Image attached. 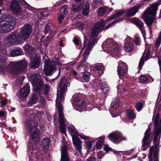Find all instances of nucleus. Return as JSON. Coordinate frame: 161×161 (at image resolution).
Listing matches in <instances>:
<instances>
[{"instance_id": "obj_58", "label": "nucleus", "mask_w": 161, "mask_h": 161, "mask_svg": "<svg viewBox=\"0 0 161 161\" xmlns=\"http://www.w3.org/2000/svg\"><path fill=\"white\" fill-rule=\"evenodd\" d=\"M79 41L78 39L76 38H75L74 40V43L77 45H78L79 44Z\"/></svg>"}, {"instance_id": "obj_35", "label": "nucleus", "mask_w": 161, "mask_h": 161, "mask_svg": "<svg viewBox=\"0 0 161 161\" xmlns=\"http://www.w3.org/2000/svg\"><path fill=\"white\" fill-rule=\"evenodd\" d=\"M124 11L123 10H121L118 11L114 15L111 16L110 18L107 19V20H110L114 19L118 17H120L123 14H124Z\"/></svg>"}, {"instance_id": "obj_62", "label": "nucleus", "mask_w": 161, "mask_h": 161, "mask_svg": "<svg viewBox=\"0 0 161 161\" xmlns=\"http://www.w3.org/2000/svg\"><path fill=\"white\" fill-rule=\"evenodd\" d=\"M72 73L74 75H76L77 74V72L75 70H74L72 72Z\"/></svg>"}, {"instance_id": "obj_4", "label": "nucleus", "mask_w": 161, "mask_h": 161, "mask_svg": "<svg viewBox=\"0 0 161 161\" xmlns=\"http://www.w3.org/2000/svg\"><path fill=\"white\" fill-rule=\"evenodd\" d=\"M160 4L159 1L151 4L150 7L144 12L142 14L143 18L147 25H151L155 20V17L158 7Z\"/></svg>"}, {"instance_id": "obj_33", "label": "nucleus", "mask_w": 161, "mask_h": 161, "mask_svg": "<svg viewBox=\"0 0 161 161\" xmlns=\"http://www.w3.org/2000/svg\"><path fill=\"white\" fill-rule=\"evenodd\" d=\"M120 102L119 99L117 98L116 99H114V100L113 101L111 104V106L112 108L113 109H115L118 108L119 106V103Z\"/></svg>"}, {"instance_id": "obj_48", "label": "nucleus", "mask_w": 161, "mask_h": 161, "mask_svg": "<svg viewBox=\"0 0 161 161\" xmlns=\"http://www.w3.org/2000/svg\"><path fill=\"white\" fill-rule=\"evenodd\" d=\"M24 7L25 8H27L28 9L31 11H33L34 9V8L26 3H25L24 4Z\"/></svg>"}, {"instance_id": "obj_19", "label": "nucleus", "mask_w": 161, "mask_h": 161, "mask_svg": "<svg viewBox=\"0 0 161 161\" xmlns=\"http://www.w3.org/2000/svg\"><path fill=\"white\" fill-rule=\"evenodd\" d=\"M150 47L151 45H148L146 47L139 63L140 68L144 64L145 59H147L149 57L150 53Z\"/></svg>"}, {"instance_id": "obj_6", "label": "nucleus", "mask_w": 161, "mask_h": 161, "mask_svg": "<svg viewBox=\"0 0 161 161\" xmlns=\"http://www.w3.org/2000/svg\"><path fill=\"white\" fill-rule=\"evenodd\" d=\"M16 24V19L10 15H3L0 19V25L5 30L4 32H8L13 30Z\"/></svg>"}, {"instance_id": "obj_38", "label": "nucleus", "mask_w": 161, "mask_h": 161, "mask_svg": "<svg viewBox=\"0 0 161 161\" xmlns=\"http://www.w3.org/2000/svg\"><path fill=\"white\" fill-rule=\"evenodd\" d=\"M101 88V90L104 93H108L109 91L108 85L105 83H102Z\"/></svg>"}, {"instance_id": "obj_49", "label": "nucleus", "mask_w": 161, "mask_h": 161, "mask_svg": "<svg viewBox=\"0 0 161 161\" xmlns=\"http://www.w3.org/2000/svg\"><path fill=\"white\" fill-rule=\"evenodd\" d=\"M134 42L136 45H138L140 42V38L137 36H136L134 37Z\"/></svg>"}, {"instance_id": "obj_60", "label": "nucleus", "mask_w": 161, "mask_h": 161, "mask_svg": "<svg viewBox=\"0 0 161 161\" xmlns=\"http://www.w3.org/2000/svg\"><path fill=\"white\" fill-rule=\"evenodd\" d=\"M5 115V113L3 111H1L0 112V117H3Z\"/></svg>"}, {"instance_id": "obj_11", "label": "nucleus", "mask_w": 161, "mask_h": 161, "mask_svg": "<svg viewBox=\"0 0 161 161\" xmlns=\"http://www.w3.org/2000/svg\"><path fill=\"white\" fill-rule=\"evenodd\" d=\"M102 47L103 48H106L108 51L113 52L115 54L118 52L120 47L111 38L108 39L103 42Z\"/></svg>"}, {"instance_id": "obj_22", "label": "nucleus", "mask_w": 161, "mask_h": 161, "mask_svg": "<svg viewBox=\"0 0 161 161\" xmlns=\"http://www.w3.org/2000/svg\"><path fill=\"white\" fill-rule=\"evenodd\" d=\"M30 91V87L28 85L24 86L19 90L18 94L19 98H23L27 96Z\"/></svg>"}, {"instance_id": "obj_56", "label": "nucleus", "mask_w": 161, "mask_h": 161, "mask_svg": "<svg viewBox=\"0 0 161 161\" xmlns=\"http://www.w3.org/2000/svg\"><path fill=\"white\" fill-rule=\"evenodd\" d=\"M104 149L107 152L111 150V148L109 147L106 145H105L104 146Z\"/></svg>"}, {"instance_id": "obj_55", "label": "nucleus", "mask_w": 161, "mask_h": 161, "mask_svg": "<svg viewBox=\"0 0 161 161\" xmlns=\"http://www.w3.org/2000/svg\"><path fill=\"white\" fill-rule=\"evenodd\" d=\"M80 138L84 140H88L89 139V137L88 136H86L85 135H82L80 136Z\"/></svg>"}, {"instance_id": "obj_39", "label": "nucleus", "mask_w": 161, "mask_h": 161, "mask_svg": "<svg viewBox=\"0 0 161 161\" xmlns=\"http://www.w3.org/2000/svg\"><path fill=\"white\" fill-rule=\"evenodd\" d=\"M126 114L127 117L131 119H134L135 117L134 113L130 109H128L126 111Z\"/></svg>"}, {"instance_id": "obj_14", "label": "nucleus", "mask_w": 161, "mask_h": 161, "mask_svg": "<svg viewBox=\"0 0 161 161\" xmlns=\"http://www.w3.org/2000/svg\"><path fill=\"white\" fill-rule=\"evenodd\" d=\"M32 27L29 24H25L22 27L20 30L19 35L23 40L28 39L31 34Z\"/></svg>"}, {"instance_id": "obj_13", "label": "nucleus", "mask_w": 161, "mask_h": 161, "mask_svg": "<svg viewBox=\"0 0 161 161\" xmlns=\"http://www.w3.org/2000/svg\"><path fill=\"white\" fill-rule=\"evenodd\" d=\"M31 78L34 87V90L35 92H37L40 89L42 84L41 76L39 74L36 73L31 75Z\"/></svg>"}, {"instance_id": "obj_61", "label": "nucleus", "mask_w": 161, "mask_h": 161, "mask_svg": "<svg viewBox=\"0 0 161 161\" xmlns=\"http://www.w3.org/2000/svg\"><path fill=\"white\" fill-rule=\"evenodd\" d=\"M158 63L159 64V66L160 67V72H161V60L159 59L158 60Z\"/></svg>"}, {"instance_id": "obj_8", "label": "nucleus", "mask_w": 161, "mask_h": 161, "mask_svg": "<svg viewBox=\"0 0 161 161\" xmlns=\"http://www.w3.org/2000/svg\"><path fill=\"white\" fill-rule=\"evenodd\" d=\"M122 20L121 18H119L118 20H115L114 21L108 25L104 27V25L108 23H106L109 20H107V19L104 22L103 20L97 22L94 25L92 31V37L96 36L99 32L103 30H107L111 27L114 25L116 23Z\"/></svg>"}, {"instance_id": "obj_46", "label": "nucleus", "mask_w": 161, "mask_h": 161, "mask_svg": "<svg viewBox=\"0 0 161 161\" xmlns=\"http://www.w3.org/2000/svg\"><path fill=\"white\" fill-rule=\"evenodd\" d=\"M104 69V67L102 64L95 66L94 68V70L96 71L103 70Z\"/></svg>"}, {"instance_id": "obj_59", "label": "nucleus", "mask_w": 161, "mask_h": 161, "mask_svg": "<svg viewBox=\"0 0 161 161\" xmlns=\"http://www.w3.org/2000/svg\"><path fill=\"white\" fill-rule=\"evenodd\" d=\"M39 97H40V99L41 100V102H44L45 100V99L44 97L41 96L39 95Z\"/></svg>"}, {"instance_id": "obj_31", "label": "nucleus", "mask_w": 161, "mask_h": 161, "mask_svg": "<svg viewBox=\"0 0 161 161\" xmlns=\"http://www.w3.org/2000/svg\"><path fill=\"white\" fill-rule=\"evenodd\" d=\"M48 13L47 12V9H42L38 14V16L39 18L43 19L45 17L48 15Z\"/></svg>"}, {"instance_id": "obj_50", "label": "nucleus", "mask_w": 161, "mask_h": 161, "mask_svg": "<svg viewBox=\"0 0 161 161\" xmlns=\"http://www.w3.org/2000/svg\"><path fill=\"white\" fill-rule=\"evenodd\" d=\"M76 26L79 29L82 30L84 25L80 22H78L76 24Z\"/></svg>"}, {"instance_id": "obj_10", "label": "nucleus", "mask_w": 161, "mask_h": 161, "mask_svg": "<svg viewBox=\"0 0 161 161\" xmlns=\"http://www.w3.org/2000/svg\"><path fill=\"white\" fill-rule=\"evenodd\" d=\"M55 62V65H53V63L50 62L49 60L46 59L44 62V71L46 75H51L52 72L56 70L55 65L62 66L63 65L62 62L59 60V58L56 57L53 59Z\"/></svg>"}, {"instance_id": "obj_53", "label": "nucleus", "mask_w": 161, "mask_h": 161, "mask_svg": "<svg viewBox=\"0 0 161 161\" xmlns=\"http://www.w3.org/2000/svg\"><path fill=\"white\" fill-rule=\"evenodd\" d=\"M50 30V26L47 25L45 26L44 32L45 33H48Z\"/></svg>"}, {"instance_id": "obj_9", "label": "nucleus", "mask_w": 161, "mask_h": 161, "mask_svg": "<svg viewBox=\"0 0 161 161\" xmlns=\"http://www.w3.org/2000/svg\"><path fill=\"white\" fill-rule=\"evenodd\" d=\"M24 49L26 53H27L30 57L31 68L32 69L38 68L39 66V58L35 53V49L28 44L25 45Z\"/></svg>"}, {"instance_id": "obj_57", "label": "nucleus", "mask_w": 161, "mask_h": 161, "mask_svg": "<svg viewBox=\"0 0 161 161\" xmlns=\"http://www.w3.org/2000/svg\"><path fill=\"white\" fill-rule=\"evenodd\" d=\"M6 103V101L5 100H3L1 102V106L2 107L4 106Z\"/></svg>"}, {"instance_id": "obj_63", "label": "nucleus", "mask_w": 161, "mask_h": 161, "mask_svg": "<svg viewBox=\"0 0 161 161\" xmlns=\"http://www.w3.org/2000/svg\"><path fill=\"white\" fill-rule=\"evenodd\" d=\"M102 153L101 152H99V153H98V154L97 155V157H98V158H99V159H101V157H100V155Z\"/></svg>"}, {"instance_id": "obj_64", "label": "nucleus", "mask_w": 161, "mask_h": 161, "mask_svg": "<svg viewBox=\"0 0 161 161\" xmlns=\"http://www.w3.org/2000/svg\"><path fill=\"white\" fill-rule=\"evenodd\" d=\"M63 43L62 41H60V45L61 46H63Z\"/></svg>"}, {"instance_id": "obj_41", "label": "nucleus", "mask_w": 161, "mask_h": 161, "mask_svg": "<svg viewBox=\"0 0 161 161\" xmlns=\"http://www.w3.org/2000/svg\"><path fill=\"white\" fill-rule=\"evenodd\" d=\"M106 9L104 8H100L98 10V14L100 16H102L106 12Z\"/></svg>"}, {"instance_id": "obj_3", "label": "nucleus", "mask_w": 161, "mask_h": 161, "mask_svg": "<svg viewBox=\"0 0 161 161\" xmlns=\"http://www.w3.org/2000/svg\"><path fill=\"white\" fill-rule=\"evenodd\" d=\"M32 113H31L30 116V120L26 121L25 126L29 129L30 133V136L32 140L35 144H37L39 141V130L37 128L38 122L36 121V115Z\"/></svg>"}, {"instance_id": "obj_37", "label": "nucleus", "mask_w": 161, "mask_h": 161, "mask_svg": "<svg viewBox=\"0 0 161 161\" xmlns=\"http://www.w3.org/2000/svg\"><path fill=\"white\" fill-rule=\"evenodd\" d=\"M50 140L48 138H45L42 141V146L44 147H48L50 144Z\"/></svg>"}, {"instance_id": "obj_25", "label": "nucleus", "mask_w": 161, "mask_h": 161, "mask_svg": "<svg viewBox=\"0 0 161 161\" xmlns=\"http://www.w3.org/2000/svg\"><path fill=\"white\" fill-rule=\"evenodd\" d=\"M139 8V6L138 5L130 8L127 11L126 15L129 17H131L134 15L138 11Z\"/></svg>"}, {"instance_id": "obj_27", "label": "nucleus", "mask_w": 161, "mask_h": 161, "mask_svg": "<svg viewBox=\"0 0 161 161\" xmlns=\"http://www.w3.org/2000/svg\"><path fill=\"white\" fill-rule=\"evenodd\" d=\"M132 22L135 24L140 29H142L143 26V24L142 22L136 18H134L132 19Z\"/></svg>"}, {"instance_id": "obj_34", "label": "nucleus", "mask_w": 161, "mask_h": 161, "mask_svg": "<svg viewBox=\"0 0 161 161\" xmlns=\"http://www.w3.org/2000/svg\"><path fill=\"white\" fill-rule=\"evenodd\" d=\"M104 140V138L103 137H100L96 144L97 148V149H100L103 145V141Z\"/></svg>"}, {"instance_id": "obj_7", "label": "nucleus", "mask_w": 161, "mask_h": 161, "mask_svg": "<svg viewBox=\"0 0 161 161\" xmlns=\"http://www.w3.org/2000/svg\"><path fill=\"white\" fill-rule=\"evenodd\" d=\"M28 66V63L25 60L11 62L8 67L14 75H17L25 72Z\"/></svg>"}, {"instance_id": "obj_18", "label": "nucleus", "mask_w": 161, "mask_h": 161, "mask_svg": "<svg viewBox=\"0 0 161 161\" xmlns=\"http://www.w3.org/2000/svg\"><path fill=\"white\" fill-rule=\"evenodd\" d=\"M151 134L150 129L148 128L145 131V135L142 139V148L144 151L148 148L149 143L150 137Z\"/></svg>"}, {"instance_id": "obj_28", "label": "nucleus", "mask_w": 161, "mask_h": 161, "mask_svg": "<svg viewBox=\"0 0 161 161\" xmlns=\"http://www.w3.org/2000/svg\"><path fill=\"white\" fill-rule=\"evenodd\" d=\"M23 52L21 48H17L13 50L11 52V54L13 56H18L23 54Z\"/></svg>"}, {"instance_id": "obj_16", "label": "nucleus", "mask_w": 161, "mask_h": 161, "mask_svg": "<svg viewBox=\"0 0 161 161\" xmlns=\"http://www.w3.org/2000/svg\"><path fill=\"white\" fill-rule=\"evenodd\" d=\"M128 67L126 64L120 61L119 62L117 72L120 78H122L127 73Z\"/></svg>"}, {"instance_id": "obj_44", "label": "nucleus", "mask_w": 161, "mask_h": 161, "mask_svg": "<svg viewBox=\"0 0 161 161\" xmlns=\"http://www.w3.org/2000/svg\"><path fill=\"white\" fill-rule=\"evenodd\" d=\"M81 7V6L80 4L74 5L72 6L71 9L74 12H76L80 9Z\"/></svg>"}, {"instance_id": "obj_47", "label": "nucleus", "mask_w": 161, "mask_h": 161, "mask_svg": "<svg viewBox=\"0 0 161 161\" xmlns=\"http://www.w3.org/2000/svg\"><path fill=\"white\" fill-rule=\"evenodd\" d=\"M139 80L142 82L145 83L147 80V78L146 76L142 75L140 76Z\"/></svg>"}, {"instance_id": "obj_20", "label": "nucleus", "mask_w": 161, "mask_h": 161, "mask_svg": "<svg viewBox=\"0 0 161 161\" xmlns=\"http://www.w3.org/2000/svg\"><path fill=\"white\" fill-rule=\"evenodd\" d=\"M60 161H70L68 154L67 146H63L61 150V157Z\"/></svg>"}, {"instance_id": "obj_51", "label": "nucleus", "mask_w": 161, "mask_h": 161, "mask_svg": "<svg viewBox=\"0 0 161 161\" xmlns=\"http://www.w3.org/2000/svg\"><path fill=\"white\" fill-rule=\"evenodd\" d=\"M65 16V15H61V14H60L59 15L58 18V21L59 23H61L62 21L63 20Z\"/></svg>"}, {"instance_id": "obj_12", "label": "nucleus", "mask_w": 161, "mask_h": 161, "mask_svg": "<svg viewBox=\"0 0 161 161\" xmlns=\"http://www.w3.org/2000/svg\"><path fill=\"white\" fill-rule=\"evenodd\" d=\"M7 51L5 49L0 50V73L3 74L8 71V67L5 62L7 59Z\"/></svg>"}, {"instance_id": "obj_43", "label": "nucleus", "mask_w": 161, "mask_h": 161, "mask_svg": "<svg viewBox=\"0 0 161 161\" xmlns=\"http://www.w3.org/2000/svg\"><path fill=\"white\" fill-rule=\"evenodd\" d=\"M143 107V104L140 102L137 103L135 105L136 108L138 112L140 111L142 109Z\"/></svg>"}, {"instance_id": "obj_1", "label": "nucleus", "mask_w": 161, "mask_h": 161, "mask_svg": "<svg viewBox=\"0 0 161 161\" xmlns=\"http://www.w3.org/2000/svg\"><path fill=\"white\" fill-rule=\"evenodd\" d=\"M68 83H63L60 82L58 87L57 97L56 100V106L58 112L59 122L60 124V130L65 134L66 132V124L65 119L63 113V107L61 102L63 100L64 95L66 92Z\"/></svg>"}, {"instance_id": "obj_26", "label": "nucleus", "mask_w": 161, "mask_h": 161, "mask_svg": "<svg viewBox=\"0 0 161 161\" xmlns=\"http://www.w3.org/2000/svg\"><path fill=\"white\" fill-rule=\"evenodd\" d=\"M72 104L73 105L75 106L77 108H80L83 106L85 103L83 99L76 98L74 99Z\"/></svg>"}, {"instance_id": "obj_32", "label": "nucleus", "mask_w": 161, "mask_h": 161, "mask_svg": "<svg viewBox=\"0 0 161 161\" xmlns=\"http://www.w3.org/2000/svg\"><path fill=\"white\" fill-rule=\"evenodd\" d=\"M38 99V96L35 93H33L31 97V100L28 102V104L32 105L36 103Z\"/></svg>"}, {"instance_id": "obj_23", "label": "nucleus", "mask_w": 161, "mask_h": 161, "mask_svg": "<svg viewBox=\"0 0 161 161\" xmlns=\"http://www.w3.org/2000/svg\"><path fill=\"white\" fill-rule=\"evenodd\" d=\"M90 74L88 72L81 73L79 77L76 78L79 80L83 82H87L90 80Z\"/></svg>"}, {"instance_id": "obj_45", "label": "nucleus", "mask_w": 161, "mask_h": 161, "mask_svg": "<svg viewBox=\"0 0 161 161\" xmlns=\"http://www.w3.org/2000/svg\"><path fill=\"white\" fill-rule=\"evenodd\" d=\"M43 89L45 94H47L50 90L49 86L47 84H45L43 86Z\"/></svg>"}, {"instance_id": "obj_36", "label": "nucleus", "mask_w": 161, "mask_h": 161, "mask_svg": "<svg viewBox=\"0 0 161 161\" xmlns=\"http://www.w3.org/2000/svg\"><path fill=\"white\" fill-rule=\"evenodd\" d=\"M161 43V31L155 42L154 47L156 49H158Z\"/></svg>"}, {"instance_id": "obj_40", "label": "nucleus", "mask_w": 161, "mask_h": 161, "mask_svg": "<svg viewBox=\"0 0 161 161\" xmlns=\"http://www.w3.org/2000/svg\"><path fill=\"white\" fill-rule=\"evenodd\" d=\"M68 131L71 134H77L78 132L76 130L74 126H71L68 128Z\"/></svg>"}, {"instance_id": "obj_15", "label": "nucleus", "mask_w": 161, "mask_h": 161, "mask_svg": "<svg viewBox=\"0 0 161 161\" xmlns=\"http://www.w3.org/2000/svg\"><path fill=\"white\" fill-rule=\"evenodd\" d=\"M72 137L73 144L75 148L76 151V152L75 154V155H77L80 156H81L82 155V153L81 151L82 142L75 136L73 135Z\"/></svg>"}, {"instance_id": "obj_30", "label": "nucleus", "mask_w": 161, "mask_h": 161, "mask_svg": "<svg viewBox=\"0 0 161 161\" xmlns=\"http://www.w3.org/2000/svg\"><path fill=\"white\" fill-rule=\"evenodd\" d=\"M83 11L82 14L84 16H87L89 13V11L90 9L89 5L88 3H86L82 8Z\"/></svg>"}, {"instance_id": "obj_42", "label": "nucleus", "mask_w": 161, "mask_h": 161, "mask_svg": "<svg viewBox=\"0 0 161 161\" xmlns=\"http://www.w3.org/2000/svg\"><path fill=\"white\" fill-rule=\"evenodd\" d=\"M67 8V6L64 5L62 6L60 10V14L62 15H65L67 12L66 9Z\"/></svg>"}, {"instance_id": "obj_2", "label": "nucleus", "mask_w": 161, "mask_h": 161, "mask_svg": "<svg viewBox=\"0 0 161 161\" xmlns=\"http://www.w3.org/2000/svg\"><path fill=\"white\" fill-rule=\"evenodd\" d=\"M159 119V114H157L154 120V146H152L149 150L148 155L149 161H158V158L159 142L157 140V137L161 133V119L159 123L158 120Z\"/></svg>"}, {"instance_id": "obj_54", "label": "nucleus", "mask_w": 161, "mask_h": 161, "mask_svg": "<svg viewBox=\"0 0 161 161\" xmlns=\"http://www.w3.org/2000/svg\"><path fill=\"white\" fill-rule=\"evenodd\" d=\"M86 161H96V159L93 156H91L86 159Z\"/></svg>"}, {"instance_id": "obj_5", "label": "nucleus", "mask_w": 161, "mask_h": 161, "mask_svg": "<svg viewBox=\"0 0 161 161\" xmlns=\"http://www.w3.org/2000/svg\"><path fill=\"white\" fill-rule=\"evenodd\" d=\"M97 42L95 39L92 38L90 40L88 41L87 38H85L84 42V47L81 50V52L84 51L83 54V59L78 64V67L85 66V67H88V64L86 62V59L88 57L90 52L92 49V46Z\"/></svg>"}, {"instance_id": "obj_29", "label": "nucleus", "mask_w": 161, "mask_h": 161, "mask_svg": "<svg viewBox=\"0 0 161 161\" xmlns=\"http://www.w3.org/2000/svg\"><path fill=\"white\" fill-rule=\"evenodd\" d=\"M134 48V46L132 42H130L125 44L124 49L125 51L129 52L132 51Z\"/></svg>"}, {"instance_id": "obj_17", "label": "nucleus", "mask_w": 161, "mask_h": 161, "mask_svg": "<svg viewBox=\"0 0 161 161\" xmlns=\"http://www.w3.org/2000/svg\"><path fill=\"white\" fill-rule=\"evenodd\" d=\"M7 39L8 42H10L14 45L19 43L23 40L19 34H18L15 32L10 35L7 37Z\"/></svg>"}, {"instance_id": "obj_24", "label": "nucleus", "mask_w": 161, "mask_h": 161, "mask_svg": "<svg viewBox=\"0 0 161 161\" xmlns=\"http://www.w3.org/2000/svg\"><path fill=\"white\" fill-rule=\"evenodd\" d=\"M108 137L109 138V139L111 141H113V140H119V142H121L123 140H126V138L125 137H122L119 135L116 134H114L113 133L109 134L108 136Z\"/></svg>"}, {"instance_id": "obj_21", "label": "nucleus", "mask_w": 161, "mask_h": 161, "mask_svg": "<svg viewBox=\"0 0 161 161\" xmlns=\"http://www.w3.org/2000/svg\"><path fill=\"white\" fill-rule=\"evenodd\" d=\"M10 9L15 13L19 14L21 12V8L18 2L12 0L10 4Z\"/></svg>"}, {"instance_id": "obj_52", "label": "nucleus", "mask_w": 161, "mask_h": 161, "mask_svg": "<svg viewBox=\"0 0 161 161\" xmlns=\"http://www.w3.org/2000/svg\"><path fill=\"white\" fill-rule=\"evenodd\" d=\"M86 145L87 147L88 148H90L92 145V143L90 141H87L86 142Z\"/></svg>"}]
</instances>
